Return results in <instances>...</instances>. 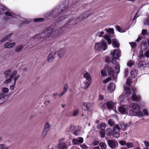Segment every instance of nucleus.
I'll return each instance as SVG.
<instances>
[{"label": "nucleus", "instance_id": "f257e3e1", "mask_svg": "<svg viewBox=\"0 0 149 149\" xmlns=\"http://www.w3.org/2000/svg\"><path fill=\"white\" fill-rule=\"evenodd\" d=\"M130 106L132 108L129 111L130 116H135L140 117L143 116V112L140 111V107L137 103H134L132 104Z\"/></svg>", "mask_w": 149, "mask_h": 149}, {"label": "nucleus", "instance_id": "f03ea898", "mask_svg": "<svg viewBox=\"0 0 149 149\" xmlns=\"http://www.w3.org/2000/svg\"><path fill=\"white\" fill-rule=\"evenodd\" d=\"M68 2L66 1V4L64 5L63 4L60 5V6L57 7L51 13H49L48 15V16L52 15L54 17L58 16L61 13L63 12L68 6Z\"/></svg>", "mask_w": 149, "mask_h": 149}, {"label": "nucleus", "instance_id": "7ed1b4c3", "mask_svg": "<svg viewBox=\"0 0 149 149\" xmlns=\"http://www.w3.org/2000/svg\"><path fill=\"white\" fill-rule=\"evenodd\" d=\"M111 54L112 55L111 58L108 57L105 58V61L107 63L111 62V63L113 64H116L117 62L116 60L120 56V51L118 49H115L113 50V52L111 53Z\"/></svg>", "mask_w": 149, "mask_h": 149}, {"label": "nucleus", "instance_id": "20e7f679", "mask_svg": "<svg viewBox=\"0 0 149 149\" xmlns=\"http://www.w3.org/2000/svg\"><path fill=\"white\" fill-rule=\"evenodd\" d=\"M20 75L17 74V71L16 70H13L9 77L4 81V83L5 84H8L10 83L12 81L13 78L14 81V83L13 85L10 86V88L12 90H13L14 88L16 82L17 80L19 78Z\"/></svg>", "mask_w": 149, "mask_h": 149}, {"label": "nucleus", "instance_id": "39448f33", "mask_svg": "<svg viewBox=\"0 0 149 149\" xmlns=\"http://www.w3.org/2000/svg\"><path fill=\"white\" fill-rule=\"evenodd\" d=\"M63 30V28L59 29V30H55L54 29H49L41 33V36H42V38L45 37V36L53 38L56 36L58 34L61 33Z\"/></svg>", "mask_w": 149, "mask_h": 149}, {"label": "nucleus", "instance_id": "423d86ee", "mask_svg": "<svg viewBox=\"0 0 149 149\" xmlns=\"http://www.w3.org/2000/svg\"><path fill=\"white\" fill-rule=\"evenodd\" d=\"M107 47L106 42L104 40H101L100 42L97 43L95 46V49L98 51H105L107 49Z\"/></svg>", "mask_w": 149, "mask_h": 149}, {"label": "nucleus", "instance_id": "0eeeda50", "mask_svg": "<svg viewBox=\"0 0 149 149\" xmlns=\"http://www.w3.org/2000/svg\"><path fill=\"white\" fill-rule=\"evenodd\" d=\"M105 30L107 32V35L104 36V38L105 39L109 45H110L111 43V39L108 35H113L114 33V29L113 28H110L108 29H105Z\"/></svg>", "mask_w": 149, "mask_h": 149}, {"label": "nucleus", "instance_id": "6e6552de", "mask_svg": "<svg viewBox=\"0 0 149 149\" xmlns=\"http://www.w3.org/2000/svg\"><path fill=\"white\" fill-rule=\"evenodd\" d=\"M9 90L7 87H4L1 90L2 92L0 93V104L4 102L6 100L5 99L6 95L5 93H7L8 92Z\"/></svg>", "mask_w": 149, "mask_h": 149}, {"label": "nucleus", "instance_id": "1a4fd4ad", "mask_svg": "<svg viewBox=\"0 0 149 149\" xmlns=\"http://www.w3.org/2000/svg\"><path fill=\"white\" fill-rule=\"evenodd\" d=\"M132 91L133 92L132 94V96L131 97V99L134 101L136 102H138L140 100L141 97L139 95H137L135 93V92L136 91V90L135 88L133 86H132L131 88Z\"/></svg>", "mask_w": 149, "mask_h": 149}, {"label": "nucleus", "instance_id": "9d476101", "mask_svg": "<svg viewBox=\"0 0 149 149\" xmlns=\"http://www.w3.org/2000/svg\"><path fill=\"white\" fill-rule=\"evenodd\" d=\"M113 136L114 137L118 138L119 137L120 134V127L118 124L115 125L113 130Z\"/></svg>", "mask_w": 149, "mask_h": 149}, {"label": "nucleus", "instance_id": "9b49d317", "mask_svg": "<svg viewBox=\"0 0 149 149\" xmlns=\"http://www.w3.org/2000/svg\"><path fill=\"white\" fill-rule=\"evenodd\" d=\"M105 69L107 70L108 72L109 75L111 77H113L114 74V70L111 66L106 65L104 67Z\"/></svg>", "mask_w": 149, "mask_h": 149}, {"label": "nucleus", "instance_id": "f8f14e48", "mask_svg": "<svg viewBox=\"0 0 149 149\" xmlns=\"http://www.w3.org/2000/svg\"><path fill=\"white\" fill-rule=\"evenodd\" d=\"M84 141L83 139L81 137H78L77 138H73L72 140L73 144L78 145L79 143H82Z\"/></svg>", "mask_w": 149, "mask_h": 149}, {"label": "nucleus", "instance_id": "ddd939ff", "mask_svg": "<svg viewBox=\"0 0 149 149\" xmlns=\"http://www.w3.org/2000/svg\"><path fill=\"white\" fill-rule=\"evenodd\" d=\"M109 146L111 148H115L118 145V143L116 141L109 139L108 141Z\"/></svg>", "mask_w": 149, "mask_h": 149}, {"label": "nucleus", "instance_id": "4468645a", "mask_svg": "<svg viewBox=\"0 0 149 149\" xmlns=\"http://www.w3.org/2000/svg\"><path fill=\"white\" fill-rule=\"evenodd\" d=\"M56 52L54 50L51 51L48 57V61L49 62H52L56 54Z\"/></svg>", "mask_w": 149, "mask_h": 149}, {"label": "nucleus", "instance_id": "2eb2a0df", "mask_svg": "<svg viewBox=\"0 0 149 149\" xmlns=\"http://www.w3.org/2000/svg\"><path fill=\"white\" fill-rule=\"evenodd\" d=\"M91 83V81L86 80L81 83L80 86L84 89H86L90 86Z\"/></svg>", "mask_w": 149, "mask_h": 149}, {"label": "nucleus", "instance_id": "dca6fc26", "mask_svg": "<svg viewBox=\"0 0 149 149\" xmlns=\"http://www.w3.org/2000/svg\"><path fill=\"white\" fill-rule=\"evenodd\" d=\"M66 50V49L65 48H61L58 50L57 53L58 57L60 58L62 57L65 54Z\"/></svg>", "mask_w": 149, "mask_h": 149}, {"label": "nucleus", "instance_id": "f3484780", "mask_svg": "<svg viewBox=\"0 0 149 149\" xmlns=\"http://www.w3.org/2000/svg\"><path fill=\"white\" fill-rule=\"evenodd\" d=\"M10 146V142H7L4 143L0 144V149H8Z\"/></svg>", "mask_w": 149, "mask_h": 149}, {"label": "nucleus", "instance_id": "a211bd4d", "mask_svg": "<svg viewBox=\"0 0 149 149\" xmlns=\"http://www.w3.org/2000/svg\"><path fill=\"white\" fill-rule=\"evenodd\" d=\"M67 142L65 143L61 142L58 144V149H67V146L66 144Z\"/></svg>", "mask_w": 149, "mask_h": 149}, {"label": "nucleus", "instance_id": "6ab92c4d", "mask_svg": "<svg viewBox=\"0 0 149 149\" xmlns=\"http://www.w3.org/2000/svg\"><path fill=\"white\" fill-rule=\"evenodd\" d=\"M83 74L84 77L86 78V80L91 81V76L87 71H84L83 72Z\"/></svg>", "mask_w": 149, "mask_h": 149}, {"label": "nucleus", "instance_id": "aec40b11", "mask_svg": "<svg viewBox=\"0 0 149 149\" xmlns=\"http://www.w3.org/2000/svg\"><path fill=\"white\" fill-rule=\"evenodd\" d=\"M89 14L88 12H86L84 14L81 15L80 17L77 18V20L78 22L81 21L82 19H84L87 17L89 15Z\"/></svg>", "mask_w": 149, "mask_h": 149}, {"label": "nucleus", "instance_id": "412c9836", "mask_svg": "<svg viewBox=\"0 0 149 149\" xmlns=\"http://www.w3.org/2000/svg\"><path fill=\"white\" fill-rule=\"evenodd\" d=\"M15 45V42L10 43L9 42H6L4 45V47L5 49H10L14 47Z\"/></svg>", "mask_w": 149, "mask_h": 149}, {"label": "nucleus", "instance_id": "4be33fe9", "mask_svg": "<svg viewBox=\"0 0 149 149\" xmlns=\"http://www.w3.org/2000/svg\"><path fill=\"white\" fill-rule=\"evenodd\" d=\"M115 89V86L113 83L109 84L107 87V89L110 93L113 92Z\"/></svg>", "mask_w": 149, "mask_h": 149}, {"label": "nucleus", "instance_id": "5701e85b", "mask_svg": "<svg viewBox=\"0 0 149 149\" xmlns=\"http://www.w3.org/2000/svg\"><path fill=\"white\" fill-rule=\"evenodd\" d=\"M120 130H125L128 127V125L124 122H122L119 125Z\"/></svg>", "mask_w": 149, "mask_h": 149}, {"label": "nucleus", "instance_id": "b1692460", "mask_svg": "<svg viewBox=\"0 0 149 149\" xmlns=\"http://www.w3.org/2000/svg\"><path fill=\"white\" fill-rule=\"evenodd\" d=\"M113 131L110 128L108 127L105 130V133L107 136H111L113 135Z\"/></svg>", "mask_w": 149, "mask_h": 149}, {"label": "nucleus", "instance_id": "393cba45", "mask_svg": "<svg viewBox=\"0 0 149 149\" xmlns=\"http://www.w3.org/2000/svg\"><path fill=\"white\" fill-rule=\"evenodd\" d=\"M49 129V125L48 124H46L45 126V128L42 134V136L44 137L47 134V132Z\"/></svg>", "mask_w": 149, "mask_h": 149}, {"label": "nucleus", "instance_id": "a878e982", "mask_svg": "<svg viewBox=\"0 0 149 149\" xmlns=\"http://www.w3.org/2000/svg\"><path fill=\"white\" fill-rule=\"evenodd\" d=\"M112 44L113 47L118 48L119 47L120 44L118 41L116 39L112 40Z\"/></svg>", "mask_w": 149, "mask_h": 149}, {"label": "nucleus", "instance_id": "bb28decb", "mask_svg": "<svg viewBox=\"0 0 149 149\" xmlns=\"http://www.w3.org/2000/svg\"><path fill=\"white\" fill-rule=\"evenodd\" d=\"M13 71L11 72V69H9L4 71V74L5 75L6 78H8L9 77V76L10 75Z\"/></svg>", "mask_w": 149, "mask_h": 149}, {"label": "nucleus", "instance_id": "cd10ccee", "mask_svg": "<svg viewBox=\"0 0 149 149\" xmlns=\"http://www.w3.org/2000/svg\"><path fill=\"white\" fill-rule=\"evenodd\" d=\"M131 76L133 78H135L138 74V71L135 69H134L131 72Z\"/></svg>", "mask_w": 149, "mask_h": 149}, {"label": "nucleus", "instance_id": "c85d7f7f", "mask_svg": "<svg viewBox=\"0 0 149 149\" xmlns=\"http://www.w3.org/2000/svg\"><path fill=\"white\" fill-rule=\"evenodd\" d=\"M114 103L111 101H108L107 102L106 105L109 109H112L114 106Z\"/></svg>", "mask_w": 149, "mask_h": 149}, {"label": "nucleus", "instance_id": "c756f323", "mask_svg": "<svg viewBox=\"0 0 149 149\" xmlns=\"http://www.w3.org/2000/svg\"><path fill=\"white\" fill-rule=\"evenodd\" d=\"M138 68L139 69L141 70H143L146 68V65L145 64L142 63L140 62L138 64Z\"/></svg>", "mask_w": 149, "mask_h": 149}, {"label": "nucleus", "instance_id": "7c9ffc66", "mask_svg": "<svg viewBox=\"0 0 149 149\" xmlns=\"http://www.w3.org/2000/svg\"><path fill=\"white\" fill-rule=\"evenodd\" d=\"M141 48L143 50L146 49L148 47L146 41H143L141 43Z\"/></svg>", "mask_w": 149, "mask_h": 149}, {"label": "nucleus", "instance_id": "2f4dec72", "mask_svg": "<svg viewBox=\"0 0 149 149\" xmlns=\"http://www.w3.org/2000/svg\"><path fill=\"white\" fill-rule=\"evenodd\" d=\"M24 48V46L23 45H19L16 46L15 48V50L16 52H21Z\"/></svg>", "mask_w": 149, "mask_h": 149}, {"label": "nucleus", "instance_id": "473e14b6", "mask_svg": "<svg viewBox=\"0 0 149 149\" xmlns=\"http://www.w3.org/2000/svg\"><path fill=\"white\" fill-rule=\"evenodd\" d=\"M125 93L127 95H130L131 93V92L130 89L128 87H125L124 88Z\"/></svg>", "mask_w": 149, "mask_h": 149}, {"label": "nucleus", "instance_id": "72a5a7b5", "mask_svg": "<svg viewBox=\"0 0 149 149\" xmlns=\"http://www.w3.org/2000/svg\"><path fill=\"white\" fill-rule=\"evenodd\" d=\"M82 108L85 110H88L90 109V104L87 102L84 103L83 104Z\"/></svg>", "mask_w": 149, "mask_h": 149}, {"label": "nucleus", "instance_id": "f704fd0d", "mask_svg": "<svg viewBox=\"0 0 149 149\" xmlns=\"http://www.w3.org/2000/svg\"><path fill=\"white\" fill-rule=\"evenodd\" d=\"M100 137L101 138L104 137L105 136V130L104 129L101 128L99 131Z\"/></svg>", "mask_w": 149, "mask_h": 149}, {"label": "nucleus", "instance_id": "c9c22d12", "mask_svg": "<svg viewBox=\"0 0 149 149\" xmlns=\"http://www.w3.org/2000/svg\"><path fill=\"white\" fill-rule=\"evenodd\" d=\"M11 34H9L7 35L6 36L3 38L1 40L2 42L6 41L8 40L11 37Z\"/></svg>", "mask_w": 149, "mask_h": 149}, {"label": "nucleus", "instance_id": "e433bc0d", "mask_svg": "<svg viewBox=\"0 0 149 149\" xmlns=\"http://www.w3.org/2000/svg\"><path fill=\"white\" fill-rule=\"evenodd\" d=\"M72 134L75 135L76 136L80 135L81 134V132L80 130H74L72 132Z\"/></svg>", "mask_w": 149, "mask_h": 149}, {"label": "nucleus", "instance_id": "4c0bfd02", "mask_svg": "<svg viewBox=\"0 0 149 149\" xmlns=\"http://www.w3.org/2000/svg\"><path fill=\"white\" fill-rule=\"evenodd\" d=\"M107 125L106 123H101L100 124H99L97 126V128L98 129H100L101 128H105L106 127Z\"/></svg>", "mask_w": 149, "mask_h": 149}, {"label": "nucleus", "instance_id": "58836bf2", "mask_svg": "<svg viewBox=\"0 0 149 149\" xmlns=\"http://www.w3.org/2000/svg\"><path fill=\"white\" fill-rule=\"evenodd\" d=\"M134 143H133L128 142L127 143L126 146L128 148H131L134 147Z\"/></svg>", "mask_w": 149, "mask_h": 149}, {"label": "nucleus", "instance_id": "ea45409f", "mask_svg": "<svg viewBox=\"0 0 149 149\" xmlns=\"http://www.w3.org/2000/svg\"><path fill=\"white\" fill-rule=\"evenodd\" d=\"M119 111L122 113H124L126 112V109L123 107H120L118 108Z\"/></svg>", "mask_w": 149, "mask_h": 149}, {"label": "nucleus", "instance_id": "a19ab883", "mask_svg": "<svg viewBox=\"0 0 149 149\" xmlns=\"http://www.w3.org/2000/svg\"><path fill=\"white\" fill-rule=\"evenodd\" d=\"M74 130V127L73 125H71L70 127L67 128L66 131L70 132L72 131V132Z\"/></svg>", "mask_w": 149, "mask_h": 149}, {"label": "nucleus", "instance_id": "79ce46f5", "mask_svg": "<svg viewBox=\"0 0 149 149\" xmlns=\"http://www.w3.org/2000/svg\"><path fill=\"white\" fill-rule=\"evenodd\" d=\"M99 146L101 147L102 149H105L107 148L106 144L104 142L100 143L99 144Z\"/></svg>", "mask_w": 149, "mask_h": 149}, {"label": "nucleus", "instance_id": "37998d69", "mask_svg": "<svg viewBox=\"0 0 149 149\" xmlns=\"http://www.w3.org/2000/svg\"><path fill=\"white\" fill-rule=\"evenodd\" d=\"M6 10V7L0 5V15L2 14V12L3 11H5Z\"/></svg>", "mask_w": 149, "mask_h": 149}, {"label": "nucleus", "instance_id": "c03bdc74", "mask_svg": "<svg viewBox=\"0 0 149 149\" xmlns=\"http://www.w3.org/2000/svg\"><path fill=\"white\" fill-rule=\"evenodd\" d=\"M108 123L111 126H113L115 125V123L111 119H109L108 121Z\"/></svg>", "mask_w": 149, "mask_h": 149}, {"label": "nucleus", "instance_id": "a18cd8bd", "mask_svg": "<svg viewBox=\"0 0 149 149\" xmlns=\"http://www.w3.org/2000/svg\"><path fill=\"white\" fill-rule=\"evenodd\" d=\"M119 143L121 145L123 146H125L126 145V142L125 140H119Z\"/></svg>", "mask_w": 149, "mask_h": 149}, {"label": "nucleus", "instance_id": "49530a36", "mask_svg": "<svg viewBox=\"0 0 149 149\" xmlns=\"http://www.w3.org/2000/svg\"><path fill=\"white\" fill-rule=\"evenodd\" d=\"M143 24L145 25H149V18H147L143 21Z\"/></svg>", "mask_w": 149, "mask_h": 149}, {"label": "nucleus", "instance_id": "de8ad7c7", "mask_svg": "<svg viewBox=\"0 0 149 149\" xmlns=\"http://www.w3.org/2000/svg\"><path fill=\"white\" fill-rule=\"evenodd\" d=\"M42 38V36H41V33H40L39 34L33 36V39H41Z\"/></svg>", "mask_w": 149, "mask_h": 149}, {"label": "nucleus", "instance_id": "09e8293b", "mask_svg": "<svg viewBox=\"0 0 149 149\" xmlns=\"http://www.w3.org/2000/svg\"><path fill=\"white\" fill-rule=\"evenodd\" d=\"M44 19L42 18H39L35 19L34 21L35 22H41L43 21Z\"/></svg>", "mask_w": 149, "mask_h": 149}, {"label": "nucleus", "instance_id": "8fccbe9b", "mask_svg": "<svg viewBox=\"0 0 149 149\" xmlns=\"http://www.w3.org/2000/svg\"><path fill=\"white\" fill-rule=\"evenodd\" d=\"M75 19H71L70 20V21H69L68 22V24H77V21L76 22H75Z\"/></svg>", "mask_w": 149, "mask_h": 149}, {"label": "nucleus", "instance_id": "3c124183", "mask_svg": "<svg viewBox=\"0 0 149 149\" xmlns=\"http://www.w3.org/2000/svg\"><path fill=\"white\" fill-rule=\"evenodd\" d=\"M115 69L116 72L118 73L119 72L120 70V66L118 65H116L115 66Z\"/></svg>", "mask_w": 149, "mask_h": 149}, {"label": "nucleus", "instance_id": "603ef678", "mask_svg": "<svg viewBox=\"0 0 149 149\" xmlns=\"http://www.w3.org/2000/svg\"><path fill=\"white\" fill-rule=\"evenodd\" d=\"M134 64V63L133 61H129L127 63V66L130 67H131Z\"/></svg>", "mask_w": 149, "mask_h": 149}, {"label": "nucleus", "instance_id": "864d4df0", "mask_svg": "<svg viewBox=\"0 0 149 149\" xmlns=\"http://www.w3.org/2000/svg\"><path fill=\"white\" fill-rule=\"evenodd\" d=\"M130 44L132 48H134L136 46V45L135 42H130Z\"/></svg>", "mask_w": 149, "mask_h": 149}, {"label": "nucleus", "instance_id": "5fc2aeb1", "mask_svg": "<svg viewBox=\"0 0 149 149\" xmlns=\"http://www.w3.org/2000/svg\"><path fill=\"white\" fill-rule=\"evenodd\" d=\"M101 73L102 75L103 76H104L106 75V72L105 70H101Z\"/></svg>", "mask_w": 149, "mask_h": 149}, {"label": "nucleus", "instance_id": "6e6d98bb", "mask_svg": "<svg viewBox=\"0 0 149 149\" xmlns=\"http://www.w3.org/2000/svg\"><path fill=\"white\" fill-rule=\"evenodd\" d=\"M79 112V110L78 109H75L73 111V115L74 116H76L77 114Z\"/></svg>", "mask_w": 149, "mask_h": 149}, {"label": "nucleus", "instance_id": "4d7b16f0", "mask_svg": "<svg viewBox=\"0 0 149 149\" xmlns=\"http://www.w3.org/2000/svg\"><path fill=\"white\" fill-rule=\"evenodd\" d=\"M131 80L130 79H127V81H126V84L129 86H130L131 85Z\"/></svg>", "mask_w": 149, "mask_h": 149}, {"label": "nucleus", "instance_id": "13d9d810", "mask_svg": "<svg viewBox=\"0 0 149 149\" xmlns=\"http://www.w3.org/2000/svg\"><path fill=\"white\" fill-rule=\"evenodd\" d=\"M111 79L110 77H108L106 79H105L103 81V83L105 84L107 83L111 80Z\"/></svg>", "mask_w": 149, "mask_h": 149}, {"label": "nucleus", "instance_id": "bf43d9fd", "mask_svg": "<svg viewBox=\"0 0 149 149\" xmlns=\"http://www.w3.org/2000/svg\"><path fill=\"white\" fill-rule=\"evenodd\" d=\"M81 147L84 149H87L88 148V147L85 144H83L80 145Z\"/></svg>", "mask_w": 149, "mask_h": 149}, {"label": "nucleus", "instance_id": "052dcab7", "mask_svg": "<svg viewBox=\"0 0 149 149\" xmlns=\"http://www.w3.org/2000/svg\"><path fill=\"white\" fill-rule=\"evenodd\" d=\"M104 33L103 31L99 32L97 33V35L99 37H102Z\"/></svg>", "mask_w": 149, "mask_h": 149}, {"label": "nucleus", "instance_id": "680f3d73", "mask_svg": "<svg viewBox=\"0 0 149 149\" xmlns=\"http://www.w3.org/2000/svg\"><path fill=\"white\" fill-rule=\"evenodd\" d=\"M116 28L118 31L120 32H123L122 30L121 29L120 26H116Z\"/></svg>", "mask_w": 149, "mask_h": 149}, {"label": "nucleus", "instance_id": "e2e57ef3", "mask_svg": "<svg viewBox=\"0 0 149 149\" xmlns=\"http://www.w3.org/2000/svg\"><path fill=\"white\" fill-rule=\"evenodd\" d=\"M147 32V30L146 29H143L142 30V34L143 35H145L146 34Z\"/></svg>", "mask_w": 149, "mask_h": 149}, {"label": "nucleus", "instance_id": "0e129e2a", "mask_svg": "<svg viewBox=\"0 0 149 149\" xmlns=\"http://www.w3.org/2000/svg\"><path fill=\"white\" fill-rule=\"evenodd\" d=\"M143 112H144V114L145 115H148V111L146 109H144L143 110Z\"/></svg>", "mask_w": 149, "mask_h": 149}, {"label": "nucleus", "instance_id": "69168bd1", "mask_svg": "<svg viewBox=\"0 0 149 149\" xmlns=\"http://www.w3.org/2000/svg\"><path fill=\"white\" fill-rule=\"evenodd\" d=\"M145 56L147 58L149 57V51H147L144 53Z\"/></svg>", "mask_w": 149, "mask_h": 149}, {"label": "nucleus", "instance_id": "338daca9", "mask_svg": "<svg viewBox=\"0 0 149 149\" xmlns=\"http://www.w3.org/2000/svg\"><path fill=\"white\" fill-rule=\"evenodd\" d=\"M144 143L145 146L146 147V148H148V147L149 146V142L147 141H145Z\"/></svg>", "mask_w": 149, "mask_h": 149}, {"label": "nucleus", "instance_id": "774afa93", "mask_svg": "<svg viewBox=\"0 0 149 149\" xmlns=\"http://www.w3.org/2000/svg\"><path fill=\"white\" fill-rule=\"evenodd\" d=\"M99 143V142L98 141L95 140L93 141L92 143L93 145L94 146H96Z\"/></svg>", "mask_w": 149, "mask_h": 149}]
</instances>
